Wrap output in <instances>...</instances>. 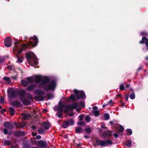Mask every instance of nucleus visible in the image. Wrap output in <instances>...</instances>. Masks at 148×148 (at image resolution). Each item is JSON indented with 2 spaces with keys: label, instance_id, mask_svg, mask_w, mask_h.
<instances>
[{
  "label": "nucleus",
  "instance_id": "45",
  "mask_svg": "<svg viewBox=\"0 0 148 148\" xmlns=\"http://www.w3.org/2000/svg\"><path fill=\"white\" fill-rule=\"evenodd\" d=\"M33 60H37L38 59L37 58L36 56L33 53V54L32 56V59Z\"/></svg>",
  "mask_w": 148,
  "mask_h": 148
},
{
  "label": "nucleus",
  "instance_id": "62",
  "mask_svg": "<svg viewBox=\"0 0 148 148\" xmlns=\"http://www.w3.org/2000/svg\"><path fill=\"white\" fill-rule=\"evenodd\" d=\"M74 144L76 145L77 146V147H81V143H79V144H77V143H74Z\"/></svg>",
  "mask_w": 148,
  "mask_h": 148
},
{
  "label": "nucleus",
  "instance_id": "44",
  "mask_svg": "<svg viewBox=\"0 0 148 148\" xmlns=\"http://www.w3.org/2000/svg\"><path fill=\"white\" fill-rule=\"evenodd\" d=\"M92 113L94 114V115L95 116H97L99 114V112L98 110H96L95 111H92Z\"/></svg>",
  "mask_w": 148,
  "mask_h": 148
},
{
  "label": "nucleus",
  "instance_id": "46",
  "mask_svg": "<svg viewBox=\"0 0 148 148\" xmlns=\"http://www.w3.org/2000/svg\"><path fill=\"white\" fill-rule=\"evenodd\" d=\"M38 132L39 134H43L45 132V131L42 129H40L38 130Z\"/></svg>",
  "mask_w": 148,
  "mask_h": 148
},
{
  "label": "nucleus",
  "instance_id": "19",
  "mask_svg": "<svg viewBox=\"0 0 148 148\" xmlns=\"http://www.w3.org/2000/svg\"><path fill=\"white\" fill-rule=\"evenodd\" d=\"M23 103L25 105H29L31 102V100L28 99L25 97L23 98L22 100H21Z\"/></svg>",
  "mask_w": 148,
  "mask_h": 148
},
{
  "label": "nucleus",
  "instance_id": "52",
  "mask_svg": "<svg viewBox=\"0 0 148 148\" xmlns=\"http://www.w3.org/2000/svg\"><path fill=\"white\" fill-rule=\"evenodd\" d=\"M140 34L142 36H146L147 35V33L145 32H142L140 33Z\"/></svg>",
  "mask_w": 148,
  "mask_h": 148
},
{
  "label": "nucleus",
  "instance_id": "49",
  "mask_svg": "<svg viewBox=\"0 0 148 148\" xmlns=\"http://www.w3.org/2000/svg\"><path fill=\"white\" fill-rule=\"evenodd\" d=\"M77 103V104H78L79 106H82L83 107H84V103L83 102H80Z\"/></svg>",
  "mask_w": 148,
  "mask_h": 148
},
{
  "label": "nucleus",
  "instance_id": "36",
  "mask_svg": "<svg viewBox=\"0 0 148 148\" xmlns=\"http://www.w3.org/2000/svg\"><path fill=\"white\" fill-rule=\"evenodd\" d=\"M126 131L127 133V135L128 136L131 135L132 133V130L130 129H128L126 130Z\"/></svg>",
  "mask_w": 148,
  "mask_h": 148
},
{
  "label": "nucleus",
  "instance_id": "41",
  "mask_svg": "<svg viewBox=\"0 0 148 148\" xmlns=\"http://www.w3.org/2000/svg\"><path fill=\"white\" fill-rule=\"evenodd\" d=\"M26 97L30 100H32L33 99V97L32 95L29 93L27 94L26 95Z\"/></svg>",
  "mask_w": 148,
  "mask_h": 148
},
{
  "label": "nucleus",
  "instance_id": "26",
  "mask_svg": "<svg viewBox=\"0 0 148 148\" xmlns=\"http://www.w3.org/2000/svg\"><path fill=\"white\" fill-rule=\"evenodd\" d=\"M36 85L35 84H32L29 85L26 88V90L29 91H32L34 88L36 87Z\"/></svg>",
  "mask_w": 148,
  "mask_h": 148
},
{
  "label": "nucleus",
  "instance_id": "5",
  "mask_svg": "<svg viewBox=\"0 0 148 148\" xmlns=\"http://www.w3.org/2000/svg\"><path fill=\"white\" fill-rule=\"evenodd\" d=\"M78 106L77 103H74L73 104L70 105H66L65 107V109H64V112H68L69 110H72L76 108Z\"/></svg>",
  "mask_w": 148,
  "mask_h": 148
},
{
  "label": "nucleus",
  "instance_id": "25",
  "mask_svg": "<svg viewBox=\"0 0 148 148\" xmlns=\"http://www.w3.org/2000/svg\"><path fill=\"white\" fill-rule=\"evenodd\" d=\"M14 125H15L16 127L18 128H21L23 127L25 125L24 123H14Z\"/></svg>",
  "mask_w": 148,
  "mask_h": 148
},
{
  "label": "nucleus",
  "instance_id": "10",
  "mask_svg": "<svg viewBox=\"0 0 148 148\" xmlns=\"http://www.w3.org/2000/svg\"><path fill=\"white\" fill-rule=\"evenodd\" d=\"M19 96V98L21 100H22L23 98L25 97L26 92L24 90L17 91V94Z\"/></svg>",
  "mask_w": 148,
  "mask_h": 148
},
{
  "label": "nucleus",
  "instance_id": "34",
  "mask_svg": "<svg viewBox=\"0 0 148 148\" xmlns=\"http://www.w3.org/2000/svg\"><path fill=\"white\" fill-rule=\"evenodd\" d=\"M69 123V125H73L74 124V122L73 119H71L67 121Z\"/></svg>",
  "mask_w": 148,
  "mask_h": 148
},
{
  "label": "nucleus",
  "instance_id": "38",
  "mask_svg": "<svg viewBox=\"0 0 148 148\" xmlns=\"http://www.w3.org/2000/svg\"><path fill=\"white\" fill-rule=\"evenodd\" d=\"M58 103V107H60V108H62L63 109L64 108H65V106L63 103H62L60 101Z\"/></svg>",
  "mask_w": 148,
  "mask_h": 148
},
{
  "label": "nucleus",
  "instance_id": "30",
  "mask_svg": "<svg viewBox=\"0 0 148 148\" xmlns=\"http://www.w3.org/2000/svg\"><path fill=\"white\" fill-rule=\"evenodd\" d=\"M12 142L9 140H5L3 142V145L5 146L11 145Z\"/></svg>",
  "mask_w": 148,
  "mask_h": 148
},
{
  "label": "nucleus",
  "instance_id": "56",
  "mask_svg": "<svg viewBox=\"0 0 148 148\" xmlns=\"http://www.w3.org/2000/svg\"><path fill=\"white\" fill-rule=\"evenodd\" d=\"M129 95L128 94H126L125 95V98L126 101L128 100Z\"/></svg>",
  "mask_w": 148,
  "mask_h": 148
},
{
  "label": "nucleus",
  "instance_id": "35",
  "mask_svg": "<svg viewBox=\"0 0 148 148\" xmlns=\"http://www.w3.org/2000/svg\"><path fill=\"white\" fill-rule=\"evenodd\" d=\"M84 130L88 134L90 133L92 131L91 128L89 127H86L85 129Z\"/></svg>",
  "mask_w": 148,
  "mask_h": 148
},
{
  "label": "nucleus",
  "instance_id": "17",
  "mask_svg": "<svg viewBox=\"0 0 148 148\" xmlns=\"http://www.w3.org/2000/svg\"><path fill=\"white\" fill-rule=\"evenodd\" d=\"M12 106L14 107H20L21 106H22V104L17 100H15L11 103Z\"/></svg>",
  "mask_w": 148,
  "mask_h": 148
},
{
  "label": "nucleus",
  "instance_id": "63",
  "mask_svg": "<svg viewBox=\"0 0 148 148\" xmlns=\"http://www.w3.org/2000/svg\"><path fill=\"white\" fill-rule=\"evenodd\" d=\"M101 129H106L107 127L106 126H105V125H102L101 126Z\"/></svg>",
  "mask_w": 148,
  "mask_h": 148
},
{
  "label": "nucleus",
  "instance_id": "20",
  "mask_svg": "<svg viewBox=\"0 0 148 148\" xmlns=\"http://www.w3.org/2000/svg\"><path fill=\"white\" fill-rule=\"evenodd\" d=\"M140 43L141 44L145 43L147 46H148V39H147L146 37H143L142 40L140 41Z\"/></svg>",
  "mask_w": 148,
  "mask_h": 148
},
{
  "label": "nucleus",
  "instance_id": "53",
  "mask_svg": "<svg viewBox=\"0 0 148 148\" xmlns=\"http://www.w3.org/2000/svg\"><path fill=\"white\" fill-rule=\"evenodd\" d=\"M59 112H63L64 109L62 108H60V107H58L56 109Z\"/></svg>",
  "mask_w": 148,
  "mask_h": 148
},
{
  "label": "nucleus",
  "instance_id": "4",
  "mask_svg": "<svg viewBox=\"0 0 148 148\" xmlns=\"http://www.w3.org/2000/svg\"><path fill=\"white\" fill-rule=\"evenodd\" d=\"M29 42L26 45L27 46L31 45L32 46H35L37 45L38 42V39L37 37L35 36L33 37H30L29 39Z\"/></svg>",
  "mask_w": 148,
  "mask_h": 148
},
{
  "label": "nucleus",
  "instance_id": "28",
  "mask_svg": "<svg viewBox=\"0 0 148 148\" xmlns=\"http://www.w3.org/2000/svg\"><path fill=\"white\" fill-rule=\"evenodd\" d=\"M69 125V123L67 121H64L63 124L62 125L61 127L64 128H66Z\"/></svg>",
  "mask_w": 148,
  "mask_h": 148
},
{
  "label": "nucleus",
  "instance_id": "61",
  "mask_svg": "<svg viewBox=\"0 0 148 148\" xmlns=\"http://www.w3.org/2000/svg\"><path fill=\"white\" fill-rule=\"evenodd\" d=\"M0 102L1 103H4V99L2 97H1L0 98Z\"/></svg>",
  "mask_w": 148,
  "mask_h": 148
},
{
  "label": "nucleus",
  "instance_id": "18",
  "mask_svg": "<svg viewBox=\"0 0 148 148\" xmlns=\"http://www.w3.org/2000/svg\"><path fill=\"white\" fill-rule=\"evenodd\" d=\"M34 92L36 95H44L45 92L42 90H39V89H36L35 90Z\"/></svg>",
  "mask_w": 148,
  "mask_h": 148
},
{
  "label": "nucleus",
  "instance_id": "9",
  "mask_svg": "<svg viewBox=\"0 0 148 148\" xmlns=\"http://www.w3.org/2000/svg\"><path fill=\"white\" fill-rule=\"evenodd\" d=\"M50 82L49 78L48 77H44L43 79L42 78V80L40 84V86H43L46 85L47 84L49 83Z\"/></svg>",
  "mask_w": 148,
  "mask_h": 148
},
{
  "label": "nucleus",
  "instance_id": "21",
  "mask_svg": "<svg viewBox=\"0 0 148 148\" xmlns=\"http://www.w3.org/2000/svg\"><path fill=\"white\" fill-rule=\"evenodd\" d=\"M42 78L41 76H36L35 78V82L36 84L41 82Z\"/></svg>",
  "mask_w": 148,
  "mask_h": 148
},
{
  "label": "nucleus",
  "instance_id": "29",
  "mask_svg": "<svg viewBox=\"0 0 148 148\" xmlns=\"http://www.w3.org/2000/svg\"><path fill=\"white\" fill-rule=\"evenodd\" d=\"M130 90L132 91V93L130 95V99H134L135 98V95L133 90L132 88H131Z\"/></svg>",
  "mask_w": 148,
  "mask_h": 148
},
{
  "label": "nucleus",
  "instance_id": "57",
  "mask_svg": "<svg viewBox=\"0 0 148 148\" xmlns=\"http://www.w3.org/2000/svg\"><path fill=\"white\" fill-rule=\"evenodd\" d=\"M4 62V59L3 58H0V63H3Z\"/></svg>",
  "mask_w": 148,
  "mask_h": 148
},
{
  "label": "nucleus",
  "instance_id": "15",
  "mask_svg": "<svg viewBox=\"0 0 148 148\" xmlns=\"http://www.w3.org/2000/svg\"><path fill=\"white\" fill-rule=\"evenodd\" d=\"M112 131L108 130L106 132H103L102 134V135L104 138H107L108 137H110L112 135Z\"/></svg>",
  "mask_w": 148,
  "mask_h": 148
},
{
  "label": "nucleus",
  "instance_id": "55",
  "mask_svg": "<svg viewBox=\"0 0 148 148\" xmlns=\"http://www.w3.org/2000/svg\"><path fill=\"white\" fill-rule=\"evenodd\" d=\"M79 120L80 121H82L83 120L84 118V116L83 114H81L79 116Z\"/></svg>",
  "mask_w": 148,
  "mask_h": 148
},
{
  "label": "nucleus",
  "instance_id": "32",
  "mask_svg": "<svg viewBox=\"0 0 148 148\" xmlns=\"http://www.w3.org/2000/svg\"><path fill=\"white\" fill-rule=\"evenodd\" d=\"M27 79L29 83H32L34 81V79L32 77H27Z\"/></svg>",
  "mask_w": 148,
  "mask_h": 148
},
{
  "label": "nucleus",
  "instance_id": "64",
  "mask_svg": "<svg viewBox=\"0 0 148 148\" xmlns=\"http://www.w3.org/2000/svg\"><path fill=\"white\" fill-rule=\"evenodd\" d=\"M19 43V42L18 40H16L14 42V45L16 46Z\"/></svg>",
  "mask_w": 148,
  "mask_h": 148
},
{
  "label": "nucleus",
  "instance_id": "31",
  "mask_svg": "<svg viewBox=\"0 0 148 148\" xmlns=\"http://www.w3.org/2000/svg\"><path fill=\"white\" fill-rule=\"evenodd\" d=\"M9 110L10 112V114L11 116H13L14 114V109L13 108L10 107L9 108Z\"/></svg>",
  "mask_w": 148,
  "mask_h": 148
},
{
  "label": "nucleus",
  "instance_id": "59",
  "mask_svg": "<svg viewBox=\"0 0 148 148\" xmlns=\"http://www.w3.org/2000/svg\"><path fill=\"white\" fill-rule=\"evenodd\" d=\"M3 132L5 134H6L8 133V131L6 129H5L3 130Z\"/></svg>",
  "mask_w": 148,
  "mask_h": 148
},
{
  "label": "nucleus",
  "instance_id": "11",
  "mask_svg": "<svg viewBox=\"0 0 148 148\" xmlns=\"http://www.w3.org/2000/svg\"><path fill=\"white\" fill-rule=\"evenodd\" d=\"M12 41L10 38H6L4 40L5 46H11L12 45Z\"/></svg>",
  "mask_w": 148,
  "mask_h": 148
},
{
  "label": "nucleus",
  "instance_id": "8",
  "mask_svg": "<svg viewBox=\"0 0 148 148\" xmlns=\"http://www.w3.org/2000/svg\"><path fill=\"white\" fill-rule=\"evenodd\" d=\"M37 145L40 147L46 148L47 147L48 143L46 141L40 140L37 142Z\"/></svg>",
  "mask_w": 148,
  "mask_h": 148
},
{
  "label": "nucleus",
  "instance_id": "7",
  "mask_svg": "<svg viewBox=\"0 0 148 148\" xmlns=\"http://www.w3.org/2000/svg\"><path fill=\"white\" fill-rule=\"evenodd\" d=\"M27 47H14L13 48V54L14 52H17V55L20 54L23 51H25Z\"/></svg>",
  "mask_w": 148,
  "mask_h": 148
},
{
  "label": "nucleus",
  "instance_id": "58",
  "mask_svg": "<svg viewBox=\"0 0 148 148\" xmlns=\"http://www.w3.org/2000/svg\"><path fill=\"white\" fill-rule=\"evenodd\" d=\"M17 60L18 62L20 63H22L23 62L22 60L19 57L18 58Z\"/></svg>",
  "mask_w": 148,
  "mask_h": 148
},
{
  "label": "nucleus",
  "instance_id": "12",
  "mask_svg": "<svg viewBox=\"0 0 148 148\" xmlns=\"http://www.w3.org/2000/svg\"><path fill=\"white\" fill-rule=\"evenodd\" d=\"M25 135L24 131H17L14 132V135L16 137L24 136Z\"/></svg>",
  "mask_w": 148,
  "mask_h": 148
},
{
  "label": "nucleus",
  "instance_id": "54",
  "mask_svg": "<svg viewBox=\"0 0 148 148\" xmlns=\"http://www.w3.org/2000/svg\"><path fill=\"white\" fill-rule=\"evenodd\" d=\"M143 51L144 52H146L148 51V47H144L143 48Z\"/></svg>",
  "mask_w": 148,
  "mask_h": 148
},
{
  "label": "nucleus",
  "instance_id": "3",
  "mask_svg": "<svg viewBox=\"0 0 148 148\" xmlns=\"http://www.w3.org/2000/svg\"><path fill=\"white\" fill-rule=\"evenodd\" d=\"M56 84L55 81L52 80L49 84H47L42 87V88L46 91H49L50 90H53L56 87Z\"/></svg>",
  "mask_w": 148,
  "mask_h": 148
},
{
  "label": "nucleus",
  "instance_id": "50",
  "mask_svg": "<svg viewBox=\"0 0 148 148\" xmlns=\"http://www.w3.org/2000/svg\"><path fill=\"white\" fill-rule=\"evenodd\" d=\"M62 112H59L58 113H57L58 114L57 115L58 117L60 118L62 117Z\"/></svg>",
  "mask_w": 148,
  "mask_h": 148
},
{
  "label": "nucleus",
  "instance_id": "13",
  "mask_svg": "<svg viewBox=\"0 0 148 148\" xmlns=\"http://www.w3.org/2000/svg\"><path fill=\"white\" fill-rule=\"evenodd\" d=\"M42 95H37L35 96L34 99L36 101H40L44 100L45 97H44Z\"/></svg>",
  "mask_w": 148,
  "mask_h": 148
},
{
  "label": "nucleus",
  "instance_id": "22",
  "mask_svg": "<svg viewBox=\"0 0 148 148\" xmlns=\"http://www.w3.org/2000/svg\"><path fill=\"white\" fill-rule=\"evenodd\" d=\"M82 129V128L80 126H78L76 127V128L75 129V130L76 133H83L84 131V130H83Z\"/></svg>",
  "mask_w": 148,
  "mask_h": 148
},
{
  "label": "nucleus",
  "instance_id": "27",
  "mask_svg": "<svg viewBox=\"0 0 148 148\" xmlns=\"http://www.w3.org/2000/svg\"><path fill=\"white\" fill-rule=\"evenodd\" d=\"M21 82L22 85L24 87L27 86L29 84V82L28 81H25L24 79H22Z\"/></svg>",
  "mask_w": 148,
  "mask_h": 148
},
{
  "label": "nucleus",
  "instance_id": "2",
  "mask_svg": "<svg viewBox=\"0 0 148 148\" xmlns=\"http://www.w3.org/2000/svg\"><path fill=\"white\" fill-rule=\"evenodd\" d=\"M74 92L75 94V95H72L69 97V99L72 100L73 102L76 101L77 100V99L75 98V97H76L77 99H79L84 98V97L86 96L84 92L82 91H79L75 90Z\"/></svg>",
  "mask_w": 148,
  "mask_h": 148
},
{
  "label": "nucleus",
  "instance_id": "6",
  "mask_svg": "<svg viewBox=\"0 0 148 148\" xmlns=\"http://www.w3.org/2000/svg\"><path fill=\"white\" fill-rule=\"evenodd\" d=\"M7 93L9 97L12 99L16 97L17 96V91H15L12 88H10L7 91Z\"/></svg>",
  "mask_w": 148,
  "mask_h": 148
},
{
  "label": "nucleus",
  "instance_id": "37",
  "mask_svg": "<svg viewBox=\"0 0 148 148\" xmlns=\"http://www.w3.org/2000/svg\"><path fill=\"white\" fill-rule=\"evenodd\" d=\"M105 120H108L110 118V116L109 114L107 113H105L104 114Z\"/></svg>",
  "mask_w": 148,
  "mask_h": 148
},
{
  "label": "nucleus",
  "instance_id": "16",
  "mask_svg": "<svg viewBox=\"0 0 148 148\" xmlns=\"http://www.w3.org/2000/svg\"><path fill=\"white\" fill-rule=\"evenodd\" d=\"M3 125L5 127H7L10 130L14 128L12 124L8 121L5 123Z\"/></svg>",
  "mask_w": 148,
  "mask_h": 148
},
{
  "label": "nucleus",
  "instance_id": "48",
  "mask_svg": "<svg viewBox=\"0 0 148 148\" xmlns=\"http://www.w3.org/2000/svg\"><path fill=\"white\" fill-rule=\"evenodd\" d=\"M77 124L78 125L81 126H83L85 124V123L83 121L78 122Z\"/></svg>",
  "mask_w": 148,
  "mask_h": 148
},
{
  "label": "nucleus",
  "instance_id": "60",
  "mask_svg": "<svg viewBox=\"0 0 148 148\" xmlns=\"http://www.w3.org/2000/svg\"><path fill=\"white\" fill-rule=\"evenodd\" d=\"M6 111V110L5 109H3L2 110L0 111L1 113V114L3 113L4 112H5Z\"/></svg>",
  "mask_w": 148,
  "mask_h": 148
},
{
  "label": "nucleus",
  "instance_id": "47",
  "mask_svg": "<svg viewBox=\"0 0 148 148\" xmlns=\"http://www.w3.org/2000/svg\"><path fill=\"white\" fill-rule=\"evenodd\" d=\"M119 89L122 90H124L125 89L124 87L123 86V84H122L120 85L119 86Z\"/></svg>",
  "mask_w": 148,
  "mask_h": 148
},
{
  "label": "nucleus",
  "instance_id": "1",
  "mask_svg": "<svg viewBox=\"0 0 148 148\" xmlns=\"http://www.w3.org/2000/svg\"><path fill=\"white\" fill-rule=\"evenodd\" d=\"M95 139V146H100L102 147L107 146L108 145H111L112 144V141L110 140H102L99 138H96Z\"/></svg>",
  "mask_w": 148,
  "mask_h": 148
},
{
  "label": "nucleus",
  "instance_id": "42",
  "mask_svg": "<svg viewBox=\"0 0 148 148\" xmlns=\"http://www.w3.org/2000/svg\"><path fill=\"white\" fill-rule=\"evenodd\" d=\"M126 145L128 147H130L132 145V142L129 140H127L126 142Z\"/></svg>",
  "mask_w": 148,
  "mask_h": 148
},
{
  "label": "nucleus",
  "instance_id": "51",
  "mask_svg": "<svg viewBox=\"0 0 148 148\" xmlns=\"http://www.w3.org/2000/svg\"><path fill=\"white\" fill-rule=\"evenodd\" d=\"M49 99H51L53 98V95L52 94L50 93H48L47 95Z\"/></svg>",
  "mask_w": 148,
  "mask_h": 148
},
{
  "label": "nucleus",
  "instance_id": "14",
  "mask_svg": "<svg viewBox=\"0 0 148 148\" xmlns=\"http://www.w3.org/2000/svg\"><path fill=\"white\" fill-rule=\"evenodd\" d=\"M42 126L43 127L44 129L45 130L49 129L51 126L50 124V123L48 122L47 121H44L42 125Z\"/></svg>",
  "mask_w": 148,
  "mask_h": 148
},
{
  "label": "nucleus",
  "instance_id": "33",
  "mask_svg": "<svg viewBox=\"0 0 148 148\" xmlns=\"http://www.w3.org/2000/svg\"><path fill=\"white\" fill-rule=\"evenodd\" d=\"M31 63V65L33 66H36L38 64V62L36 60H33Z\"/></svg>",
  "mask_w": 148,
  "mask_h": 148
},
{
  "label": "nucleus",
  "instance_id": "43",
  "mask_svg": "<svg viewBox=\"0 0 148 148\" xmlns=\"http://www.w3.org/2000/svg\"><path fill=\"white\" fill-rule=\"evenodd\" d=\"M85 121H86V122L88 123H89L90 122V118L89 116L86 115L85 116Z\"/></svg>",
  "mask_w": 148,
  "mask_h": 148
},
{
  "label": "nucleus",
  "instance_id": "40",
  "mask_svg": "<svg viewBox=\"0 0 148 148\" xmlns=\"http://www.w3.org/2000/svg\"><path fill=\"white\" fill-rule=\"evenodd\" d=\"M3 79L7 81L8 83H10L11 82V80L9 77H5L3 78Z\"/></svg>",
  "mask_w": 148,
  "mask_h": 148
},
{
  "label": "nucleus",
  "instance_id": "24",
  "mask_svg": "<svg viewBox=\"0 0 148 148\" xmlns=\"http://www.w3.org/2000/svg\"><path fill=\"white\" fill-rule=\"evenodd\" d=\"M22 117L23 119L26 120L30 117L29 114L23 113L22 114Z\"/></svg>",
  "mask_w": 148,
  "mask_h": 148
},
{
  "label": "nucleus",
  "instance_id": "23",
  "mask_svg": "<svg viewBox=\"0 0 148 148\" xmlns=\"http://www.w3.org/2000/svg\"><path fill=\"white\" fill-rule=\"evenodd\" d=\"M32 52L27 53L25 54L26 59L28 60H30L32 59Z\"/></svg>",
  "mask_w": 148,
  "mask_h": 148
},
{
  "label": "nucleus",
  "instance_id": "39",
  "mask_svg": "<svg viewBox=\"0 0 148 148\" xmlns=\"http://www.w3.org/2000/svg\"><path fill=\"white\" fill-rule=\"evenodd\" d=\"M124 130V127L122 125H120L119 128V132H121Z\"/></svg>",
  "mask_w": 148,
  "mask_h": 148
}]
</instances>
